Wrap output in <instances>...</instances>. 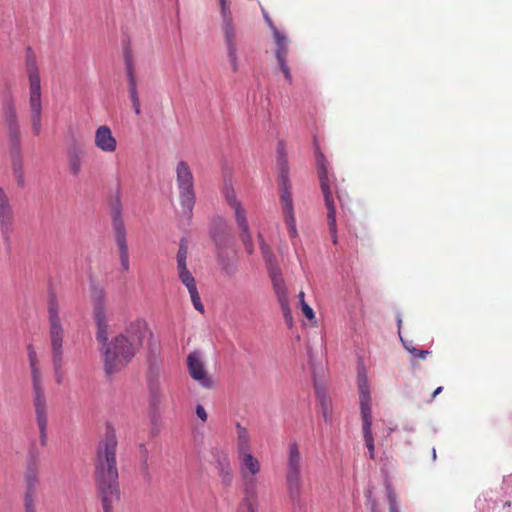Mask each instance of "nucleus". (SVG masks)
<instances>
[{
    "mask_svg": "<svg viewBox=\"0 0 512 512\" xmlns=\"http://www.w3.org/2000/svg\"><path fill=\"white\" fill-rule=\"evenodd\" d=\"M222 192H223V195H224V198H225L227 204L231 208L241 204V202L237 199L236 193L231 184L225 182Z\"/></svg>",
    "mask_w": 512,
    "mask_h": 512,
    "instance_id": "nucleus-35",
    "label": "nucleus"
},
{
    "mask_svg": "<svg viewBox=\"0 0 512 512\" xmlns=\"http://www.w3.org/2000/svg\"><path fill=\"white\" fill-rule=\"evenodd\" d=\"M234 210L235 221L240 230V238L244 245V248L248 254H252L254 252V244L252 240V236L249 229L248 220L246 217V210L239 204L237 206L232 207Z\"/></svg>",
    "mask_w": 512,
    "mask_h": 512,
    "instance_id": "nucleus-15",
    "label": "nucleus"
},
{
    "mask_svg": "<svg viewBox=\"0 0 512 512\" xmlns=\"http://www.w3.org/2000/svg\"><path fill=\"white\" fill-rule=\"evenodd\" d=\"M150 407L156 411L164 401V392L159 372L153 371L147 381Z\"/></svg>",
    "mask_w": 512,
    "mask_h": 512,
    "instance_id": "nucleus-18",
    "label": "nucleus"
},
{
    "mask_svg": "<svg viewBox=\"0 0 512 512\" xmlns=\"http://www.w3.org/2000/svg\"><path fill=\"white\" fill-rule=\"evenodd\" d=\"M276 164L278 169V184L286 185V183H290L288 157L285 151V144L282 141L278 142Z\"/></svg>",
    "mask_w": 512,
    "mask_h": 512,
    "instance_id": "nucleus-25",
    "label": "nucleus"
},
{
    "mask_svg": "<svg viewBox=\"0 0 512 512\" xmlns=\"http://www.w3.org/2000/svg\"><path fill=\"white\" fill-rule=\"evenodd\" d=\"M196 414L197 416L203 421L205 422L207 420V412L205 410V408L201 405V404H198L196 406Z\"/></svg>",
    "mask_w": 512,
    "mask_h": 512,
    "instance_id": "nucleus-46",
    "label": "nucleus"
},
{
    "mask_svg": "<svg viewBox=\"0 0 512 512\" xmlns=\"http://www.w3.org/2000/svg\"><path fill=\"white\" fill-rule=\"evenodd\" d=\"M31 381L33 387V404L34 407L47 406L46 397L42 387V375L39 364L30 366Z\"/></svg>",
    "mask_w": 512,
    "mask_h": 512,
    "instance_id": "nucleus-23",
    "label": "nucleus"
},
{
    "mask_svg": "<svg viewBox=\"0 0 512 512\" xmlns=\"http://www.w3.org/2000/svg\"><path fill=\"white\" fill-rule=\"evenodd\" d=\"M222 16V29L227 48V56L233 72L239 69V61L237 56L236 30L233 25L232 13L230 11L227 0H219Z\"/></svg>",
    "mask_w": 512,
    "mask_h": 512,
    "instance_id": "nucleus-9",
    "label": "nucleus"
},
{
    "mask_svg": "<svg viewBox=\"0 0 512 512\" xmlns=\"http://www.w3.org/2000/svg\"><path fill=\"white\" fill-rule=\"evenodd\" d=\"M112 214V227L114 235L125 234L126 229L122 218V202H121V191L117 188L116 193L110 204Z\"/></svg>",
    "mask_w": 512,
    "mask_h": 512,
    "instance_id": "nucleus-22",
    "label": "nucleus"
},
{
    "mask_svg": "<svg viewBox=\"0 0 512 512\" xmlns=\"http://www.w3.org/2000/svg\"><path fill=\"white\" fill-rule=\"evenodd\" d=\"M3 123L8 134L9 155L22 154L20 122L14 100L11 96L3 99Z\"/></svg>",
    "mask_w": 512,
    "mask_h": 512,
    "instance_id": "nucleus-8",
    "label": "nucleus"
},
{
    "mask_svg": "<svg viewBox=\"0 0 512 512\" xmlns=\"http://www.w3.org/2000/svg\"><path fill=\"white\" fill-rule=\"evenodd\" d=\"M268 271L272 280V284H274V279L283 280L280 269L278 268L276 262L272 263L271 265H268Z\"/></svg>",
    "mask_w": 512,
    "mask_h": 512,
    "instance_id": "nucleus-43",
    "label": "nucleus"
},
{
    "mask_svg": "<svg viewBox=\"0 0 512 512\" xmlns=\"http://www.w3.org/2000/svg\"><path fill=\"white\" fill-rule=\"evenodd\" d=\"M273 36L276 43L275 56L278 61L279 67L283 72L285 78L291 83L292 75L286 61V57L288 54L287 37L282 32H280L276 27H273Z\"/></svg>",
    "mask_w": 512,
    "mask_h": 512,
    "instance_id": "nucleus-14",
    "label": "nucleus"
},
{
    "mask_svg": "<svg viewBox=\"0 0 512 512\" xmlns=\"http://www.w3.org/2000/svg\"><path fill=\"white\" fill-rule=\"evenodd\" d=\"M117 446L115 429L108 423L104 437L97 445L95 457V482L103 512H114V506L120 499Z\"/></svg>",
    "mask_w": 512,
    "mask_h": 512,
    "instance_id": "nucleus-2",
    "label": "nucleus"
},
{
    "mask_svg": "<svg viewBox=\"0 0 512 512\" xmlns=\"http://www.w3.org/2000/svg\"><path fill=\"white\" fill-rule=\"evenodd\" d=\"M267 23L269 24L270 28L273 30V27H275L271 21V19L268 16H265Z\"/></svg>",
    "mask_w": 512,
    "mask_h": 512,
    "instance_id": "nucleus-51",
    "label": "nucleus"
},
{
    "mask_svg": "<svg viewBox=\"0 0 512 512\" xmlns=\"http://www.w3.org/2000/svg\"><path fill=\"white\" fill-rule=\"evenodd\" d=\"M11 168L14 177L16 178L17 185L20 188L25 186V174H24V161L22 154L10 155Z\"/></svg>",
    "mask_w": 512,
    "mask_h": 512,
    "instance_id": "nucleus-31",
    "label": "nucleus"
},
{
    "mask_svg": "<svg viewBox=\"0 0 512 512\" xmlns=\"http://www.w3.org/2000/svg\"><path fill=\"white\" fill-rule=\"evenodd\" d=\"M26 67L30 83V93L41 92L40 74L31 48H27Z\"/></svg>",
    "mask_w": 512,
    "mask_h": 512,
    "instance_id": "nucleus-24",
    "label": "nucleus"
},
{
    "mask_svg": "<svg viewBox=\"0 0 512 512\" xmlns=\"http://www.w3.org/2000/svg\"><path fill=\"white\" fill-rule=\"evenodd\" d=\"M273 288L279 304L288 303V292L284 280L274 279Z\"/></svg>",
    "mask_w": 512,
    "mask_h": 512,
    "instance_id": "nucleus-34",
    "label": "nucleus"
},
{
    "mask_svg": "<svg viewBox=\"0 0 512 512\" xmlns=\"http://www.w3.org/2000/svg\"><path fill=\"white\" fill-rule=\"evenodd\" d=\"M387 499L389 503V512H400L396 494L389 485L387 486Z\"/></svg>",
    "mask_w": 512,
    "mask_h": 512,
    "instance_id": "nucleus-40",
    "label": "nucleus"
},
{
    "mask_svg": "<svg viewBox=\"0 0 512 512\" xmlns=\"http://www.w3.org/2000/svg\"><path fill=\"white\" fill-rule=\"evenodd\" d=\"M215 467L224 486H230L234 479L231 461L227 453L217 451L214 454Z\"/></svg>",
    "mask_w": 512,
    "mask_h": 512,
    "instance_id": "nucleus-20",
    "label": "nucleus"
},
{
    "mask_svg": "<svg viewBox=\"0 0 512 512\" xmlns=\"http://www.w3.org/2000/svg\"><path fill=\"white\" fill-rule=\"evenodd\" d=\"M397 322H398V327L400 328V326H401V323H402V320H401V318H398V319H397Z\"/></svg>",
    "mask_w": 512,
    "mask_h": 512,
    "instance_id": "nucleus-54",
    "label": "nucleus"
},
{
    "mask_svg": "<svg viewBox=\"0 0 512 512\" xmlns=\"http://www.w3.org/2000/svg\"><path fill=\"white\" fill-rule=\"evenodd\" d=\"M432 457H433L434 460L436 459V450H435V448H433V450H432Z\"/></svg>",
    "mask_w": 512,
    "mask_h": 512,
    "instance_id": "nucleus-53",
    "label": "nucleus"
},
{
    "mask_svg": "<svg viewBox=\"0 0 512 512\" xmlns=\"http://www.w3.org/2000/svg\"><path fill=\"white\" fill-rule=\"evenodd\" d=\"M15 214L10 199L0 187V231L7 250L11 249V236L14 232Z\"/></svg>",
    "mask_w": 512,
    "mask_h": 512,
    "instance_id": "nucleus-11",
    "label": "nucleus"
},
{
    "mask_svg": "<svg viewBox=\"0 0 512 512\" xmlns=\"http://www.w3.org/2000/svg\"><path fill=\"white\" fill-rule=\"evenodd\" d=\"M316 164L317 173L320 180L321 190L324 196L325 205L327 207V219L329 231L331 234L332 242L337 243V225H336V210L332 197L331 182L328 175L329 162L325 158L324 154L320 151L319 147H316Z\"/></svg>",
    "mask_w": 512,
    "mask_h": 512,
    "instance_id": "nucleus-6",
    "label": "nucleus"
},
{
    "mask_svg": "<svg viewBox=\"0 0 512 512\" xmlns=\"http://www.w3.org/2000/svg\"><path fill=\"white\" fill-rule=\"evenodd\" d=\"M403 429L408 431V432H414L415 431V425L414 424H406L403 427Z\"/></svg>",
    "mask_w": 512,
    "mask_h": 512,
    "instance_id": "nucleus-49",
    "label": "nucleus"
},
{
    "mask_svg": "<svg viewBox=\"0 0 512 512\" xmlns=\"http://www.w3.org/2000/svg\"><path fill=\"white\" fill-rule=\"evenodd\" d=\"M175 171L182 212L185 216L190 218L193 214V208L196 202L194 176L188 163L183 160L177 163Z\"/></svg>",
    "mask_w": 512,
    "mask_h": 512,
    "instance_id": "nucleus-7",
    "label": "nucleus"
},
{
    "mask_svg": "<svg viewBox=\"0 0 512 512\" xmlns=\"http://www.w3.org/2000/svg\"><path fill=\"white\" fill-rule=\"evenodd\" d=\"M443 390V387H438L432 394V398H435L441 391Z\"/></svg>",
    "mask_w": 512,
    "mask_h": 512,
    "instance_id": "nucleus-50",
    "label": "nucleus"
},
{
    "mask_svg": "<svg viewBox=\"0 0 512 512\" xmlns=\"http://www.w3.org/2000/svg\"><path fill=\"white\" fill-rule=\"evenodd\" d=\"M259 241H260V249L263 255V258L267 265H271L272 263L276 262L275 256L272 254L269 246L265 243L263 236L261 234L258 235Z\"/></svg>",
    "mask_w": 512,
    "mask_h": 512,
    "instance_id": "nucleus-37",
    "label": "nucleus"
},
{
    "mask_svg": "<svg viewBox=\"0 0 512 512\" xmlns=\"http://www.w3.org/2000/svg\"><path fill=\"white\" fill-rule=\"evenodd\" d=\"M115 236V242L119 249V258L122 270L128 272L130 269L129 263V248L127 244L126 233L125 234H117Z\"/></svg>",
    "mask_w": 512,
    "mask_h": 512,
    "instance_id": "nucleus-30",
    "label": "nucleus"
},
{
    "mask_svg": "<svg viewBox=\"0 0 512 512\" xmlns=\"http://www.w3.org/2000/svg\"><path fill=\"white\" fill-rule=\"evenodd\" d=\"M188 247L186 239H181L177 252V268L187 266Z\"/></svg>",
    "mask_w": 512,
    "mask_h": 512,
    "instance_id": "nucleus-36",
    "label": "nucleus"
},
{
    "mask_svg": "<svg viewBox=\"0 0 512 512\" xmlns=\"http://www.w3.org/2000/svg\"><path fill=\"white\" fill-rule=\"evenodd\" d=\"M314 389L316 399L321 409L322 417L326 423L332 422V401L330 397L327 395L325 388L314 382Z\"/></svg>",
    "mask_w": 512,
    "mask_h": 512,
    "instance_id": "nucleus-26",
    "label": "nucleus"
},
{
    "mask_svg": "<svg viewBox=\"0 0 512 512\" xmlns=\"http://www.w3.org/2000/svg\"><path fill=\"white\" fill-rule=\"evenodd\" d=\"M357 386L359 390V404L362 419L363 437L369 452V457L370 459H374L375 446L374 438L372 435L371 392L367 371L363 364L359 365L357 369Z\"/></svg>",
    "mask_w": 512,
    "mask_h": 512,
    "instance_id": "nucleus-4",
    "label": "nucleus"
},
{
    "mask_svg": "<svg viewBox=\"0 0 512 512\" xmlns=\"http://www.w3.org/2000/svg\"><path fill=\"white\" fill-rule=\"evenodd\" d=\"M125 71L128 81V93L132 103L133 110L136 115L141 113V104L137 88V80L134 73L132 60L128 54L125 55Z\"/></svg>",
    "mask_w": 512,
    "mask_h": 512,
    "instance_id": "nucleus-17",
    "label": "nucleus"
},
{
    "mask_svg": "<svg viewBox=\"0 0 512 512\" xmlns=\"http://www.w3.org/2000/svg\"><path fill=\"white\" fill-rule=\"evenodd\" d=\"M95 146L105 153H113L117 148L116 138L113 136L110 127L106 125L99 126L94 136Z\"/></svg>",
    "mask_w": 512,
    "mask_h": 512,
    "instance_id": "nucleus-19",
    "label": "nucleus"
},
{
    "mask_svg": "<svg viewBox=\"0 0 512 512\" xmlns=\"http://www.w3.org/2000/svg\"><path fill=\"white\" fill-rule=\"evenodd\" d=\"M366 496V505L370 512H379L378 503L376 499L373 497L372 490H367L365 493Z\"/></svg>",
    "mask_w": 512,
    "mask_h": 512,
    "instance_id": "nucleus-41",
    "label": "nucleus"
},
{
    "mask_svg": "<svg viewBox=\"0 0 512 512\" xmlns=\"http://www.w3.org/2000/svg\"><path fill=\"white\" fill-rule=\"evenodd\" d=\"M25 492L24 494H31L37 496V488L39 486L38 472L35 467L29 466L24 475Z\"/></svg>",
    "mask_w": 512,
    "mask_h": 512,
    "instance_id": "nucleus-32",
    "label": "nucleus"
},
{
    "mask_svg": "<svg viewBox=\"0 0 512 512\" xmlns=\"http://www.w3.org/2000/svg\"><path fill=\"white\" fill-rule=\"evenodd\" d=\"M219 225L221 227L225 228L226 227V221L224 219H222V218H219Z\"/></svg>",
    "mask_w": 512,
    "mask_h": 512,
    "instance_id": "nucleus-52",
    "label": "nucleus"
},
{
    "mask_svg": "<svg viewBox=\"0 0 512 512\" xmlns=\"http://www.w3.org/2000/svg\"><path fill=\"white\" fill-rule=\"evenodd\" d=\"M409 353L417 359H425L426 356L430 353L428 350H420L417 348L409 349Z\"/></svg>",
    "mask_w": 512,
    "mask_h": 512,
    "instance_id": "nucleus-45",
    "label": "nucleus"
},
{
    "mask_svg": "<svg viewBox=\"0 0 512 512\" xmlns=\"http://www.w3.org/2000/svg\"><path fill=\"white\" fill-rule=\"evenodd\" d=\"M49 336L51 342L52 364L57 384L64 380L63 372V339L64 329L59 315V304L55 296L48 302Z\"/></svg>",
    "mask_w": 512,
    "mask_h": 512,
    "instance_id": "nucleus-3",
    "label": "nucleus"
},
{
    "mask_svg": "<svg viewBox=\"0 0 512 512\" xmlns=\"http://www.w3.org/2000/svg\"><path fill=\"white\" fill-rule=\"evenodd\" d=\"M24 512H37V496L24 494L23 496Z\"/></svg>",
    "mask_w": 512,
    "mask_h": 512,
    "instance_id": "nucleus-38",
    "label": "nucleus"
},
{
    "mask_svg": "<svg viewBox=\"0 0 512 512\" xmlns=\"http://www.w3.org/2000/svg\"><path fill=\"white\" fill-rule=\"evenodd\" d=\"M94 319L97 326L96 339L100 344L104 371L108 377L120 372L133 359L142 346L146 325L143 320L131 322L124 333L108 341V320L105 307V292L94 289Z\"/></svg>",
    "mask_w": 512,
    "mask_h": 512,
    "instance_id": "nucleus-1",
    "label": "nucleus"
},
{
    "mask_svg": "<svg viewBox=\"0 0 512 512\" xmlns=\"http://www.w3.org/2000/svg\"><path fill=\"white\" fill-rule=\"evenodd\" d=\"M210 236L213 239L215 245L217 246V249L219 250L217 260L220 266L227 274H233L235 272L234 265L230 263V261L226 257H224L220 252L222 246L225 245V237L216 229H212L210 231Z\"/></svg>",
    "mask_w": 512,
    "mask_h": 512,
    "instance_id": "nucleus-27",
    "label": "nucleus"
},
{
    "mask_svg": "<svg viewBox=\"0 0 512 512\" xmlns=\"http://www.w3.org/2000/svg\"><path fill=\"white\" fill-rule=\"evenodd\" d=\"M301 310L305 317L309 320H312L315 318V314L313 309L305 302V293L303 291H300L298 294Z\"/></svg>",
    "mask_w": 512,
    "mask_h": 512,
    "instance_id": "nucleus-39",
    "label": "nucleus"
},
{
    "mask_svg": "<svg viewBox=\"0 0 512 512\" xmlns=\"http://www.w3.org/2000/svg\"><path fill=\"white\" fill-rule=\"evenodd\" d=\"M280 306H281V309H282V312H283V317H284L285 322L287 323V325L289 327H292V325H293V316H292L291 309L289 307V302L285 303V304H281Z\"/></svg>",
    "mask_w": 512,
    "mask_h": 512,
    "instance_id": "nucleus-42",
    "label": "nucleus"
},
{
    "mask_svg": "<svg viewBox=\"0 0 512 512\" xmlns=\"http://www.w3.org/2000/svg\"><path fill=\"white\" fill-rule=\"evenodd\" d=\"M187 367L191 378L200 386L206 389L213 387V381L207 374L200 352L193 351L188 355Z\"/></svg>",
    "mask_w": 512,
    "mask_h": 512,
    "instance_id": "nucleus-12",
    "label": "nucleus"
},
{
    "mask_svg": "<svg viewBox=\"0 0 512 512\" xmlns=\"http://www.w3.org/2000/svg\"><path fill=\"white\" fill-rule=\"evenodd\" d=\"M236 431H237V441H236V448H237V455L251 452V437L250 434L244 426H242L240 423L236 424Z\"/></svg>",
    "mask_w": 512,
    "mask_h": 512,
    "instance_id": "nucleus-29",
    "label": "nucleus"
},
{
    "mask_svg": "<svg viewBox=\"0 0 512 512\" xmlns=\"http://www.w3.org/2000/svg\"><path fill=\"white\" fill-rule=\"evenodd\" d=\"M239 473L245 485L254 484L255 476L260 472L259 460L251 452L238 455Z\"/></svg>",
    "mask_w": 512,
    "mask_h": 512,
    "instance_id": "nucleus-13",
    "label": "nucleus"
},
{
    "mask_svg": "<svg viewBox=\"0 0 512 512\" xmlns=\"http://www.w3.org/2000/svg\"><path fill=\"white\" fill-rule=\"evenodd\" d=\"M140 448H141V451H142V454H143L144 463L146 464V462H147V457H148V451H147V449H146V447H145V445H144V444H141V445H140Z\"/></svg>",
    "mask_w": 512,
    "mask_h": 512,
    "instance_id": "nucleus-47",
    "label": "nucleus"
},
{
    "mask_svg": "<svg viewBox=\"0 0 512 512\" xmlns=\"http://www.w3.org/2000/svg\"><path fill=\"white\" fill-rule=\"evenodd\" d=\"M29 106L33 134L38 136L42 130V100L41 92L30 93Z\"/></svg>",
    "mask_w": 512,
    "mask_h": 512,
    "instance_id": "nucleus-21",
    "label": "nucleus"
},
{
    "mask_svg": "<svg viewBox=\"0 0 512 512\" xmlns=\"http://www.w3.org/2000/svg\"><path fill=\"white\" fill-rule=\"evenodd\" d=\"M68 167L73 176H78L82 169V152L72 148L68 152Z\"/></svg>",
    "mask_w": 512,
    "mask_h": 512,
    "instance_id": "nucleus-33",
    "label": "nucleus"
},
{
    "mask_svg": "<svg viewBox=\"0 0 512 512\" xmlns=\"http://www.w3.org/2000/svg\"><path fill=\"white\" fill-rule=\"evenodd\" d=\"M27 356H28L29 366H34V365L39 364L36 350L33 347V345H31V344H29L27 346Z\"/></svg>",
    "mask_w": 512,
    "mask_h": 512,
    "instance_id": "nucleus-44",
    "label": "nucleus"
},
{
    "mask_svg": "<svg viewBox=\"0 0 512 512\" xmlns=\"http://www.w3.org/2000/svg\"><path fill=\"white\" fill-rule=\"evenodd\" d=\"M401 341L405 347V349L409 352V349H412V348H415L413 345H412V342H405L402 338H401Z\"/></svg>",
    "mask_w": 512,
    "mask_h": 512,
    "instance_id": "nucleus-48",
    "label": "nucleus"
},
{
    "mask_svg": "<svg viewBox=\"0 0 512 512\" xmlns=\"http://www.w3.org/2000/svg\"><path fill=\"white\" fill-rule=\"evenodd\" d=\"M280 189V203L282 207L283 212V220L288 228V234L291 239V244L294 247L295 251L297 252V246L300 242L298 230L296 226V218L294 213V204H293V198L291 193V184L286 183L279 184Z\"/></svg>",
    "mask_w": 512,
    "mask_h": 512,
    "instance_id": "nucleus-10",
    "label": "nucleus"
},
{
    "mask_svg": "<svg viewBox=\"0 0 512 512\" xmlns=\"http://www.w3.org/2000/svg\"><path fill=\"white\" fill-rule=\"evenodd\" d=\"M305 460L300 452L297 441H290L286 453L285 481L289 497L299 503L303 490L302 474Z\"/></svg>",
    "mask_w": 512,
    "mask_h": 512,
    "instance_id": "nucleus-5",
    "label": "nucleus"
},
{
    "mask_svg": "<svg viewBox=\"0 0 512 512\" xmlns=\"http://www.w3.org/2000/svg\"><path fill=\"white\" fill-rule=\"evenodd\" d=\"M36 422L39 427V440L40 445L42 447L47 446L48 443V435H47V425H48V417H47V406L34 407Z\"/></svg>",
    "mask_w": 512,
    "mask_h": 512,
    "instance_id": "nucleus-28",
    "label": "nucleus"
},
{
    "mask_svg": "<svg viewBox=\"0 0 512 512\" xmlns=\"http://www.w3.org/2000/svg\"><path fill=\"white\" fill-rule=\"evenodd\" d=\"M178 277L181 283L187 288L194 308L200 313H204V305L196 286V281L192 273L188 270L187 266L177 268Z\"/></svg>",
    "mask_w": 512,
    "mask_h": 512,
    "instance_id": "nucleus-16",
    "label": "nucleus"
}]
</instances>
